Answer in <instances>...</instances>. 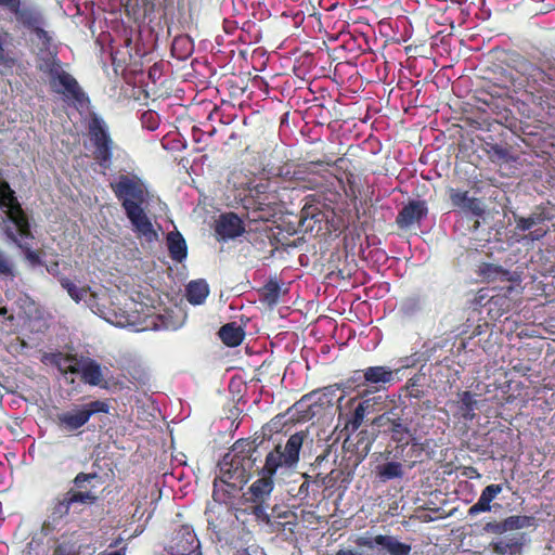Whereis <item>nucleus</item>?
<instances>
[{
    "label": "nucleus",
    "instance_id": "dca6fc26",
    "mask_svg": "<svg viewBox=\"0 0 555 555\" xmlns=\"http://www.w3.org/2000/svg\"><path fill=\"white\" fill-rule=\"evenodd\" d=\"M450 199L454 207L474 216L480 217L485 212L481 202L478 198L469 197L468 192L459 190H450Z\"/></svg>",
    "mask_w": 555,
    "mask_h": 555
},
{
    "label": "nucleus",
    "instance_id": "49530a36",
    "mask_svg": "<svg viewBox=\"0 0 555 555\" xmlns=\"http://www.w3.org/2000/svg\"><path fill=\"white\" fill-rule=\"evenodd\" d=\"M391 431H392V436H393L392 438L395 440H397V441H403L404 440V437H402V435L406 433V429H405V427L401 423L395 421L392 423Z\"/></svg>",
    "mask_w": 555,
    "mask_h": 555
},
{
    "label": "nucleus",
    "instance_id": "e2e57ef3",
    "mask_svg": "<svg viewBox=\"0 0 555 555\" xmlns=\"http://www.w3.org/2000/svg\"><path fill=\"white\" fill-rule=\"evenodd\" d=\"M476 475V476H479V473L477 470L474 469V472H470V475Z\"/></svg>",
    "mask_w": 555,
    "mask_h": 555
},
{
    "label": "nucleus",
    "instance_id": "864d4df0",
    "mask_svg": "<svg viewBox=\"0 0 555 555\" xmlns=\"http://www.w3.org/2000/svg\"><path fill=\"white\" fill-rule=\"evenodd\" d=\"M357 543H358V545L366 546V547H367V546H369V547H373L374 545H376V544H375V542H374V539H373V540H370V539H367V538H360V539H358V542H357Z\"/></svg>",
    "mask_w": 555,
    "mask_h": 555
},
{
    "label": "nucleus",
    "instance_id": "1a4fd4ad",
    "mask_svg": "<svg viewBox=\"0 0 555 555\" xmlns=\"http://www.w3.org/2000/svg\"><path fill=\"white\" fill-rule=\"evenodd\" d=\"M344 395H339L337 399V411L339 420H345L346 426L352 431H356L362 425L365 415L374 412L375 399H366L358 403L352 412L349 409L354 404L356 398L349 399L346 404H343Z\"/></svg>",
    "mask_w": 555,
    "mask_h": 555
},
{
    "label": "nucleus",
    "instance_id": "4468645a",
    "mask_svg": "<svg viewBox=\"0 0 555 555\" xmlns=\"http://www.w3.org/2000/svg\"><path fill=\"white\" fill-rule=\"evenodd\" d=\"M88 422L87 411H85L81 404H74L69 409L59 412L55 416L57 427L67 433L80 429Z\"/></svg>",
    "mask_w": 555,
    "mask_h": 555
},
{
    "label": "nucleus",
    "instance_id": "4be33fe9",
    "mask_svg": "<svg viewBox=\"0 0 555 555\" xmlns=\"http://www.w3.org/2000/svg\"><path fill=\"white\" fill-rule=\"evenodd\" d=\"M167 246H168L169 255L173 260L181 262L182 260H184L186 258V255H188L186 243L180 232L175 231V232H169L167 234Z\"/></svg>",
    "mask_w": 555,
    "mask_h": 555
},
{
    "label": "nucleus",
    "instance_id": "7ed1b4c3",
    "mask_svg": "<svg viewBox=\"0 0 555 555\" xmlns=\"http://www.w3.org/2000/svg\"><path fill=\"white\" fill-rule=\"evenodd\" d=\"M111 185L125 209L133 232L147 242L157 240V233L145 212L149 192L144 182L137 176L121 175Z\"/></svg>",
    "mask_w": 555,
    "mask_h": 555
},
{
    "label": "nucleus",
    "instance_id": "393cba45",
    "mask_svg": "<svg viewBox=\"0 0 555 555\" xmlns=\"http://www.w3.org/2000/svg\"><path fill=\"white\" fill-rule=\"evenodd\" d=\"M79 358L65 356L62 353H50L43 356V362L50 363L55 365L62 373H77V371L74 370L76 366V361Z\"/></svg>",
    "mask_w": 555,
    "mask_h": 555
},
{
    "label": "nucleus",
    "instance_id": "f704fd0d",
    "mask_svg": "<svg viewBox=\"0 0 555 555\" xmlns=\"http://www.w3.org/2000/svg\"><path fill=\"white\" fill-rule=\"evenodd\" d=\"M210 513H215L212 509H210L208 512V527L209 529L212 530V532L216 534V538L218 541H227L228 538H227V534H228V525L227 522H224L223 520H221L220 522L216 524L211 518H210Z\"/></svg>",
    "mask_w": 555,
    "mask_h": 555
},
{
    "label": "nucleus",
    "instance_id": "2eb2a0df",
    "mask_svg": "<svg viewBox=\"0 0 555 555\" xmlns=\"http://www.w3.org/2000/svg\"><path fill=\"white\" fill-rule=\"evenodd\" d=\"M426 215L427 207L425 202L412 201L400 210L396 222L399 228L406 229L422 220Z\"/></svg>",
    "mask_w": 555,
    "mask_h": 555
},
{
    "label": "nucleus",
    "instance_id": "69168bd1",
    "mask_svg": "<svg viewBox=\"0 0 555 555\" xmlns=\"http://www.w3.org/2000/svg\"><path fill=\"white\" fill-rule=\"evenodd\" d=\"M476 475V476H479V473L477 470L474 469V472H470V475Z\"/></svg>",
    "mask_w": 555,
    "mask_h": 555
},
{
    "label": "nucleus",
    "instance_id": "c756f323",
    "mask_svg": "<svg viewBox=\"0 0 555 555\" xmlns=\"http://www.w3.org/2000/svg\"><path fill=\"white\" fill-rule=\"evenodd\" d=\"M476 400L469 391H464L461 395V413L463 418L472 421L475 417Z\"/></svg>",
    "mask_w": 555,
    "mask_h": 555
},
{
    "label": "nucleus",
    "instance_id": "8fccbe9b",
    "mask_svg": "<svg viewBox=\"0 0 555 555\" xmlns=\"http://www.w3.org/2000/svg\"><path fill=\"white\" fill-rule=\"evenodd\" d=\"M406 389H408L410 397H414V398L420 397V391H418V389L415 388V383L412 379L409 380Z\"/></svg>",
    "mask_w": 555,
    "mask_h": 555
},
{
    "label": "nucleus",
    "instance_id": "4d7b16f0",
    "mask_svg": "<svg viewBox=\"0 0 555 555\" xmlns=\"http://www.w3.org/2000/svg\"><path fill=\"white\" fill-rule=\"evenodd\" d=\"M240 555H263V554L257 550H253V551L246 550L243 553H241Z\"/></svg>",
    "mask_w": 555,
    "mask_h": 555
},
{
    "label": "nucleus",
    "instance_id": "79ce46f5",
    "mask_svg": "<svg viewBox=\"0 0 555 555\" xmlns=\"http://www.w3.org/2000/svg\"><path fill=\"white\" fill-rule=\"evenodd\" d=\"M142 124L149 130H155L158 127L157 115L154 112H145L142 116Z\"/></svg>",
    "mask_w": 555,
    "mask_h": 555
},
{
    "label": "nucleus",
    "instance_id": "39448f33",
    "mask_svg": "<svg viewBox=\"0 0 555 555\" xmlns=\"http://www.w3.org/2000/svg\"><path fill=\"white\" fill-rule=\"evenodd\" d=\"M96 496L91 491H78L69 489L68 491L56 495L51 503L50 514L42 525V532L46 535L59 531L65 525V518L70 509H75L77 504H93Z\"/></svg>",
    "mask_w": 555,
    "mask_h": 555
},
{
    "label": "nucleus",
    "instance_id": "473e14b6",
    "mask_svg": "<svg viewBox=\"0 0 555 555\" xmlns=\"http://www.w3.org/2000/svg\"><path fill=\"white\" fill-rule=\"evenodd\" d=\"M87 411L88 418L90 420L92 415L96 413H108L109 404L105 400H94L88 403L81 404Z\"/></svg>",
    "mask_w": 555,
    "mask_h": 555
},
{
    "label": "nucleus",
    "instance_id": "bf43d9fd",
    "mask_svg": "<svg viewBox=\"0 0 555 555\" xmlns=\"http://www.w3.org/2000/svg\"><path fill=\"white\" fill-rule=\"evenodd\" d=\"M436 348H441V346L437 343H434L433 344V350H436Z\"/></svg>",
    "mask_w": 555,
    "mask_h": 555
},
{
    "label": "nucleus",
    "instance_id": "a18cd8bd",
    "mask_svg": "<svg viewBox=\"0 0 555 555\" xmlns=\"http://www.w3.org/2000/svg\"><path fill=\"white\" fill-rule=\"evenodd\" d=\"M418 362V358H416V354L405 357L400 359L399 366L395 369V375L402 369L414 366Z\"/></svg>",
    "mask_w": 555,
    "mask_h": 555
},
{
    "label": "nucleus",
    "instance_id": "e433bc0d",
    "mask_svg": "<svg viewBox=\"0 0 555 555\" xmlns=\"http://www.w3.org/2000/svg\"><path fill=\"white\" fill-rule=\"evenodd\" d=\"M503 491L502 485H489L487 486L480 494V498L482 500H487L489 502H492L501 492Z\"/></svg>",
    "mask_w": 555,
    "mask_h": 555
},
{
    "label": "nucleus",
    "instance_id": "72a5a7b5",
    "mask_svg": "<svg viewBox=\"0 0 555 555\" xmlns=\"http://www.w3.org/2000/svg\"><path fill=\"white\" fill-rule=\"evenodd\" d=\"M253 505H250V514L256 518V520L261 521L263 524L270 522V517L267 513L269 508V504L261 503V502H251Z\"/></svg>",
    "mask_w": 555,
    "mask_h": 555
},
{
    "label": "nucleus",
    "instance_id": "4c0bfd02",
    "mask_svg": "<svg viewBox=\"0 0 555 555\" xmlns=\"http://www.w3.org/2000/svg\"><path fill=\"white\" fill-rule=\"evenodd\" d=\"M492 509L491 502L482 500L480 496L478 501L468 509L469 516H476L479 513L490 512Z\"/></svg>",
    "mask_w": 555,
    "mask_h": 555
},
{
    "label": "nucleus",
    "instance_id": "13d9d810",
    "mask_svg": "<svg viewBox=\"0 0 555 555\" xmlns=\"http://www.w3.org/2000/svg\"><path fill=\"white\" fill-rule=\"evenodd\" d=\"M360 378V371H356L354 376L352 377L353 380H358Z\"/></svg>",
    "mask_w": 555,
    "mask_h": 555
},
{
    "label": "nucleus",
    "instance_id": "b1692460",
    "mask_svg": "<svg viewBox=\"0 0 555 555\" xmlns=\"http://www.w3.org/2000/svg\"><path fill=\"white\" fill-rule=\"evenodd\" d=\"M209 294V286L205 280L191 281L186 285L185 297L192 305H202Z\"/></svg>",
    "mask_w": 555,
    "mask_h": 555
},
{
    "label": "nucleus",
    "instance_id": "c9c22d12",
    "mask_svg": "<svg viewBox=\"0 0 555 555\" xmlns=\"http://www.w3.org/2000/svg\"><path fill=\"white\" fill-rule=\"evenodd\" d=\"M52 555H80V546L74 542H62L57 544Z\"/></svg>",
    "mask_w": 555,
    "mask_h": 555
},
{
    "label": "nucleus",
    "instance_id": "9b49d317",
    "mask_svg": "<svg viewBox=\"0 0 555 555\" xmlns=\"http://www.w3.org/2000/svg\"><path fill=\"white\" fill-rule=\"evenodd\" d=\"M80 375L82 382L90 386H98L107 389L106 376L111 373L108 367L102 366L98 361L89 357H80L74 367Z\"/></svg>",
    "mask_w": 555,
    "mask_h": 555
},
{
    "label": "nucleus",
    "instance_id": "f257e3e1",
    "mask_svg": "<svg viewBox=\"0 0 555 555\" xmlns=\"http://www.w3.org/2000/svg\"><path fill=\"white\" fill-rule=\"evenodd\" d=\"M60 264L59 260L44 263L47 272L59 281L61 287L76 304L82 302L94 314L118 327H131L134 332L160 330L163 327L158 323V315L141 312L140 309L143 308L141 304L131 301L130 305L133 308L129 310L116 309L113 307L112 297L106 288L78 286L61 273Z\"/></svg>",
    "mask_w": 555,
    "mask_h": 555
},
{
    "label": "nucleus",
    "instance_id": "20e7f679",
    "mask_svg": "<svg viewBox=\"0 0 555 555\" xmlns=\"http://www.w3.org/2000/svg\"><path fill=\"white\" fill-rule=\"evenodd\" d=\"M56 53L55 46L48 50L38 51V67L41 72L49 75L50 85L55 92L66 99L80 102L83 98V93L77 80L64 70L56 59Z\"/></svg>",
    "mask_w": 555,
    "mask_h": 555
},
{
    "label": "nucleus",
    "instance_id": "680f3d73",
    "mask_svg": "<svg viewBox=\"0 0 555 555\" xmlns=\"http://www.w3.org/2000/svg\"><path fill=\"white\" fill-rule=\"evenodd\" d=\"M476 475V476H479V473L477 470L474 469V472H470V475Z\"/></svg>",
    "mask_w": 555,
    "mask_h": 555
},
{
    "label": "nucleus",
    "instance_id": "603ef678",
    "mask_svg": "<svg viewBox=\"0 0 555 555\" xmlns=\"http://www.w3.org/2000/svg\"><path fill=\"white\" fill-rule=\"evenodd\" d=\"M493 152L494 155L498 156L499 158H506L508 155L507 150L501 146L493 147Z\"/></svg>",
    "mask_w": 555,
    "mask_h": 555
},
{
    "label": "nucleus",
    "instance_id": "6ab92c4d",
    "mask_svg": "<svg viewBox=\"0 0 555 555\" xmlns=\"http://www.w3.org/2000/svg\"><path fill=\"white\" fill-rule=\"evenodd\" d=\"M363 378L367 385L376 389L395 380V371L388 366H370L363 371Z\"/></svg>",
    "mask_w": 555,
    "mask_h": 555
},
{
    "label": "nucleus",
    "instance_id": "ea45409f",
    "mask_svg": "<svg viewBox=\"0 0 555 555\" xmlns=\"http://www.w3.org/2000/svg\"><path fill=\"white\" fill-rule=\"evenodd\" d=\"M181 47L183 49V53L179 55V57H185L192 51V44L188 37L176 38L172 44L173 50H178Z\"/></svg>",
    "mask_w": 555,
    "mask_h": 555
},
{
    "label": "nucleus",
    "instance_id": "cd10ccee",
    "mask_svg": "<svg viewBox=\"0 0 555 555\" xmlns=\"http://www.w3.org/2000/svg\"><path fill=\"white\" fill-rule=\"evenodd\" d=\"M281 286L276 280H269L260 292V300L272 307L278 304Z\"/></svg>",
    "mask_w": 555,
    "mask_h": 555
},
{
    "label": "nucleus",
    "instance_id": "0e129e2a",
    "mask_svg": "<svg viewBox=\"0 0 555 555\" xmlns=\"http://www.w3.org/2000/svg\"><path fill=\"white\" fill-rule=\"evenodd\" d=\"M476 475V476H479V473L477 470L474 469V472H470V475Z\"/></svg>",
    "mask_w": 555,
    "mask_h": 555
},
{
    "label": "nucleus",
    "instance_id": "052dcab7",
    "mask_svg": "<svg viewBox=\"0 0 555 555\" xmlns=\"http://www.w3.org/2000/svg\"><path fill=\"white\" fill-rule=\"evenodd\" d=\"M302 215L308 216V209L307 208L302 209Z\"/></svg>",
    "mask_w": 555,
    "mask_h": 555
},
{
    "label": "nucleus",
    "instance_id": "412c9836",
    "mask_svg": "<svg viewBox=\"0 0 555 555\" xmlns=\"http://www.w3.org/2000/svg\"><path fill=\"white\" fill-rule=\"evenodd\" d=\"M374 542L390 555H409L411 552L410 544L402 543L391 535H376Z\"/></svg>",
    "mask_w": 555,
    "mask_h": 555
},
{
    "label": "nucleus",
    "instance_id": "58836bf2",
    "mask_svg": "<svg viewBox=\"0 0 555 555\" xmlns=\"http://www.w3.org/2000/svg\"><path fill=\"white\" fill-rule=\"evenodd\" d=\"M492 509L491 502L482 500L480 496L478 501L468 509L469 516H476L479 513L490 512Z\"/></svg>",
    "mask_w": 555,
    "mask_h": 555
},
{
    "label": "nucleus",
    "instance_id": "423d86ee",
    "mask_svg": "<svg viewBox=\"0 0 555 555\" xmlns=\"http://www.w3.org/2000/svg\"><path fill=\"white\" fill-rule=\"evenodd\" d=\"M11 15L15 17L17 23L35 34L37 39L36 44L39 51L54 47L53 38L51 34L43 28V17L36 8L23 5L22 0H20Z\"/></svg>",
    "mask_w": 555,
    "mask_h": 555
},
{
    "label": "nucleus",
    "instance_id": "aec40b11",
    "mask_svg": "<svg viewBox=\"0 0 555 555\" xmlns=\"http://www.w3.org/2000/svg\"><path fill=\"white\" fill-rule=\"evenodd\" d=\"M514 291V286H508L506 293L496 294L490 298L488 301L489 313L492 318H500L504 313L508 312L513 308V300L507 296V293H512Z\"/></svg>",
    "mask_w": 555,
    "mask_h": 555
},
{
    "label": "nucleus",
    "instance_id": "a19ab883",
    "mask_svg": "<svg viewBox=\"0 0 555 555\" xmlns=\"http://www.w3.org/2000/svg\"><path fill=\"white\" fill-rule=\"evenodd\" d=\"M95 478H96V474L79 473L73 481L74 482L73 489L78 490V491H83L82 489L85 488V483L90 482L91 480H93Z\"/></svg>",
    "mask_w": 555,
    "mask_h": 555
},
{
    "label": "nucleus",
    "instance_id": "6e6d98bb",
    "mask_svg": "<svg viewBox=\"0 0 555 555\" xmlns=\"http://www.w3.org/2000/svg\"><path fill=\"white\" fill-rule=\"evenodd\" d=\"M100 555H126V547H121L109 553H101Z\"/></svg>",
    "mask_w": 555,
    "mask_h": 555
},
{
    "label": "nucleus",
    "instance_id": "bb28decb",
    "mask_svg": "<svg viewBox=\"0 0 555 555\" xmlns=\"http://www.w3.org/2000/svg\"><path fill=\"white\" fill-rule=\"evenodd\" d=\"M403 474V466L399 462L390 461L377 466V476L382 481L401 478Z\"/></svg>",
    "mask_w": 555,
    "mask_h": 555
},
{
    "label": "nucleus",
    "instance_id": "0eeeda50",
    "mask_svg": "<svg viewBox=\"0 0 555 555\" xmlns=\"http://www.w3.org/2000/svg\"><path fill=\"white\" fill-rule=\"evenodd\" d=\"M251 467L250 459L234 453L227 454L219 463L220 481L232 490H241L248 480V470Z\"/></svg>",
    "mask_w": 555,
    "mask_h": 555
},
{
    "label": "nucleus",
    "instance_id": "6e6552de",
    "mask_svg": "<svg viewBox=\"0 0 555 555\" xmlns=\"http://www.w3.org/2000/svg\"><path fill=\"white\" fill-rule=\"evenodd\" d=\"M552 214L544 207H538L535 211L528 217H516V230L528 232L520 241L535 242L542 240L548 232V228L543 225L544 222L552 220Z\"/></svg>",
    "mask_w": 555,
    "mask_h": 555
},
{
    "label": "nucleus",
    "instance_id": "a878e982",
    "mask_svg": "<svg viewBox=\"0 0 555 555\" xmlns=\"http://www.w3.org/2000/svg\"><path fill=\"white\" fill-rule=\"evenodd\" d=\"M219 337L227 346L236 347L244 338V331L241 326L229 323L220 328Z\"/></svg>",
    "mask_w": 555,
    "mask_h": 555
},
{
    "label": "nucleus",
    "instance_id": "c85d7f7f",
    "mask_svg": "<svg viewBox=\"0 0 555 555\" xmlns=\"http://www.w3.org/2000/svg\"><path fill=\"white\" fill-rule=\"evenodd\" d=\"M493 551L500 555L513 554L520 548V543L516 538H502L493 542Z\"/></svg>",
    "mask_w": 555,
    "mask_h": 555
},
{
    "label": "nucleus",
    "instance_id": "f3484780",
    "mask_svg": "<svg viewBox=\"0 0 555 555\" xmlns=\"http://www.w3.org/2000/svg\"><path fill=\"white\" fill-rule=\"evenodd\" d=\"M216 232L223 240H231L244 232L242 220L234 214L222 215L217 222Z\"/></svg>",
    "mask_w": 555,
    "mask_h": 555
},
{
    "label": "nucleus",
    "instance_id": "5fc2aeb1",
    "mask_svg": "<svg viewBox=\"0 0 555 555\" xmlns=\"http://www.w3.org/2000/svg\"><path fill=\"white\" fill-rule=\"evenodd\" d=\"M336 555H362L360 552L358 551H352V550H339Z\"/></svg>",
    "mask_w": 555,
    "mask_h": 555
},
{
    "label": "nucleus",
    "instance_id": "ddd939ff",
    "mask_svg": "<svg viewBox=\"0 0 555 555\" xmlns=\"http://www.w3.org/2000/svg\"><path fill=\"white\" fill-rule=\"evenodd\" d=\"M11 304L9 307H4L0 310V314H7L10 312L9 319L18 323H26L37 312L36 302L24 293H18L9 298Z\"/></svg>",
    "mask_w": 555,
    "mask_h": 555
},
{
    "label": "nucleus",
    "instance_id": "de8ad7c7",
    "mask_svg": "<svg viewBox=\"0 0 555 555\" xmlns=\"http://www.w3.org/2000/svg\"><path fill=\"white\" fill-rule=\"evenodd\" d=\"M20 0H0V10H3L11 14Z\"/></svg>",
    "mask_w": 555,
    "mask_h": 555
},
{
    "label": "nucleus",
    "instance_id": "9d476101",
    "mask_svg": "<svg viewBox=\"0 0 555 555\" xmlns=\"http://www.w3.org/2000/svg\"><path fill=\"white\" fill-rule=\"evenodd\" d=\"M91 141L95 146V158L103 168H107L112 158V140L103 120L93 118L89 126Z\"/></svg>",
    "mask_w": 555,
    "mask_h": 555
},
{
    "label": "nucleus",
    "instance_id": "3c124183",
    "mask_svg": "<svg viewBox=\"0 0 555 555\" xmlns=\"http://www.w3.org/2000/svg\"><path fill=\"white\" fill-rule=\"evenodd\" d=\"M15 63H16V61L14 57L5 55L4 51L2 52V57L0 60V64H2L4 66L12 67L13 65H15Z\"/></svg>",
    "mask_w": 555,
    "mask_h": 555
},
{
    "label": "nucleus",
    "instance_id": "c03bdc74",
    "mask_svg": "<svg viewBox=\"0 0 555 555\" xmlns=\"http://www.w3.org/2000/svg\"><path fill=\"white\" fill-rule=\"evenodd\" d=\"M486 532L502 534L506 532L504 520L503 521H491L487 522L483 527Z\"/></svg>",
    "mask_w": 555,
    "mask_h": 555
},
{
    "label": "nucleus",
    "instance_id": "37998d69",
    "mask_svg": "<svg viewBox=\"0 0 555 555\" xmlns=\"http://www.w3.org/2000/svg\"><path fill=\"white\" fill-rule=\"evenodd\" d=\"M418 309V301L414 298L406 299L400 306V310L405 315L413 314Z\"/></svg>",
    "mask_w": 555,
    "mask_h": 555
},
{
    "label": "nucleus",
    "instance_id": "09e8293b",
    "mask_svg": "<svg viewBox=\"0 0 555 555\" xmlns=\"http://www.w3.org/2000/svg\"><path fill=\"white\" fill-rule=\"evenodd\" d=\"M492 273H494L495 275H500L501 278H505L507 281L512 280L511 273L506 270L499 268V267L493 268V270L489 269V275H491Z\"/></svg>",
    "mask_w": 555,
    "mask_h": 555
},
{
    "label": "nucleus",
    "instance_id": "5701e85b",
    "mask_svg": "<svg viewBox=\"0 0 555 555\" xmlns=\"http://www.w3.org/2000/svg\"><path fill=\"white\" fill-rule=\"evenodd\" d=\"M237 491L238 490H232L230 487H227L225 483L220 481L219 477L215 478L212 498L219 504L217 506V508L220 509L218 513L223 511L228 516H232L229 508L225 506H222V504L227 505L229 503V500L232 496H234Z\"/></svg>",
    "mask_w": 555,
    "mask_h": 555
},
{
    "label": "nucleus",
    "instance_id": "2f4dec72",
    "mask_svg": "<svg viewBox=\"0 0 555 555\" xmlns=\"http://www.w3.org/2000/svg\"><path fill=\"white\" fill-rule=\"evenodd\" d=\"M15 275L14 263L11 258L0 250V276L2 279H13Z\"/></svg>",
    "mask_w": 555,
    "mask_h": 555
},
{
    "label": "nucleus",
    "instance_id": "a211bd4d",
    "mask_svg": "<svg viewBox=\"0 0 555 555\" xmlns=\"http://www.w3.org/2000/svg\"><path fill=\"white\" fill-rule=\"evenodd\" d=\"M341 391L340 395L346 393V391L343 388V385L334 384L330 385L327 387H324L322 389H318L314 391H311L310 393L302 397L301 402H313L318 403L320 405H332L334 401H337V392Z\"/></svg>",
    "mask_w": 555,
    "mask_h": 555
},
{
    "label": "nucleus",
    "instance_id": "f8f14e48",
    "mask_svg": "<svg viewBox=\"0 0 555 555\" xmlns=\"http://www.w3.org/2000/svg\"><path fill=\"white\" fill-rule=\"evenodd\" d=\"M167 552L168 555L202 554L199 540L189 526H182L175 532Z\"/></svg>",
    "mask_w": 555,
    "mask_h": 555
},
{
    "label": "nucleus",
    "instance_id": "7c9ffc66",
    "mask_svg": "<svg viewBox=\"0 0 555 555\" xmlns=\"http://www.w3.org/2000/svg\"><path fill=\"white\" fill-rule=\"evenodd\" d=\"M533 524V518L525 515H513L504 519L506 531L518 530L530 527Z\"/></svg>",
    "mask_w": 555,
    "mask_h": 555
},
{
    "label": "nucleus",
    "instance_id": "f03ea898",
    "mask_svg": "<svg viewBox=\"0 0 555 555\" xmlns=\"http://www.w3.org/2000/svg\"><path fill=\"white\" fill-rule=\"evenodd\" d=\"M302 442L304 435L296 433L288 438L284 446L278 444L267 454L258 478L250 485L245 494L246 502L266 503L270 500L274 488L273 476L279 470L291 469L296 466Z\"/></svg>",
    "mask_w": 555,
    "mask_h": 555
}]
</instances>
